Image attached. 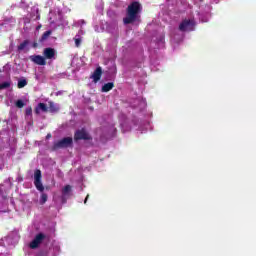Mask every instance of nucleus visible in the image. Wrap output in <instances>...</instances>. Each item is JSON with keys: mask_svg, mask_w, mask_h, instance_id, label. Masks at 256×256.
<instances>
[{"mask_svg": "<svg viewBox=\"0 0 256 256\" xmlns=\"http://www.w3.org/2000/svg\"><path fill=\"white\" fill-rule=\"evenodd\" d=\"M17 87L18 89H23V87H27V80L26 79L19 80Z\"/></svg>", "mask_w": 256, "mask_h": 256, "instance_id": "2eb2a0df", "label": "nucleus"}, {"mask_svg": "<svg viewBox=\"0 0 256 256\" xmlns=\"http://www.w3.org/2000/svg\"><path fill=\"white\" fill-rule=\"evenodd\" d=\"M11 87V82H3L0 84V91H3V89H9Z\"/></svg>", "mask_w": 256, "mask_h": 256, "instance_id": "f3484780", "label": "nucleus"}, {"mask_svg": "<svg viewBox=\"0 0 256 256\" xmlns=\"http://www.w3.org/2000/svg\"><path fill=\"white\" fill-rule=\"evenodd\" d=\"M91 135L85 128H81L75 131L74 141H91Z\"/></svg>", "mask_w": 256, "mask_h": 256, "instance_id": "7ed1b4c3", "label": "nucleus"}, {"mask_svg": "<svg viewBox=\"0 0 256 256\" xmlns=\"http://www.w3.org/2000/svg\"><path fill=\"white\" fill-rule=\"evenodd\" d=\"M39 109L43 111L44 113H47L49 111V107H47V104L45 103H39L38 107L35 109V114L39 115Z\"/></svg>", "mask_w": 256, "mask_h": 256, "instance_id": "9b49d317", "label": "nucleus"}, {"mask_svg": "<svg viewBox=\"0 0 256 256\" xmlns=\"http://www.w3.org/2000/svg\"><path fill=\"white\" fill-rule=\"evenodd\" d=\"M51 134H47L46 139H51Z\"/></svg>", "mask_w": 256, "mask_h": 256, "instance_id": "b1692460", "label": "nucleus"}, {"mask_svg": "<svg viewBox=\"0 0 256 256\" xmlns=\"http://www.w3.org/2000/svg\"><path fill=\"white\" fill-rule=\"evenodd\" d=\"M41 170L37 169L34 172V185L37 189V191H40V193H43L45 191V187L43 186V183L41 182Z\"/></svg>", "mask_w": 256, "mask_h": 256, "instance_id": "20e7f679", "label": "nucleus"}, {"mask_svg": "<svg viewBox=\"0 0 256 256\" xmlns=\"http://www.w3.org/2000/svg\"><path fill=\"white\" fill-rule=\"evenodd\" d=\"M195 21L191 19H185L182 21V23L179 25L180 31H193V27H195Z\"/></svg>", "mask_w": 256, "mask_h": 256, "instance_id": "39448f33", "label": "nucleus"}, {"mask_svg": "<svg viewBox=\"0 0 256 256\" xmlns=\"http://www.w3.org/2000/svg\"><path fill=\"white\" fill-rule=\"evenodd\" d=\"M29 43V40H24L20 45H18V51H24V49L28 47Z\"/></svg>", "mask_w": 256, "mask_h": 256, "instance_id": "4468645a", "label": "nucleus"}, {"mask_svg": "<svg viewBox=\"0 0 256 256\" xmlns=\"http://www.w3.org/2000/svg\"><path fill=\"white\" fill-rule=\"evenodd\" d=\"M141 11H143V6L140 2L134 1L128 5L126 9V17L123 18L124 25H131L135 21L141 19Z\"/></svg>", "mask_w": 256, "mask_h": 256, "instance_id": "f257e3e1", "label": "nucleus"}, {"mask_svg": "<svg viewBox=\"0 0 256 256\" xmlns=\"http://www.w3.org/2000/svg\"><path fill=\"white\" fill-rule=\"evenodd\" d=\"M29 59L30 61H32V63H35V65H41V66L47 65V60L45 59V57L41 55H31L29 56Z\"/></svg>", "mask_w": 256, "mask_h": 256, "instance_id": "0eeeda50", "label": "nucleus"}, {"mask_svg": "<svg viewBox=\"0 0 256 256\" xmlns=\"http://www.w3.org/2000/svg\"><path fill=\"white\" fill-rule=\"evenodd\" d=\"M16 107H18V109H23V107H25V103L23 102V100H17Z\"/></svg>", "mask_w": 256, "mask_h": 256, "instance_id": "6ab92c4d", "label": "nucleus"}, {"mask_svg": "<svg viewBox=\"0 0 256 256\" xmlns=\"http://www.w3.org/2000/svg\"><path fill=\"white\" fill-rule=\"evenodd\" d=\"M53 33V31L48 30L46 32H44L41 36V38L39 39L40 43H45V41H47L49 39V37H51V34Z\"/></svg>", "mask_w": 256, "mask_h": 256, "instance_id": "ddd939ff", "label": "nucleus"}, {"mask_svg": "<svg viewBox=\"0 0 256 256\" xmlns=\"http://www.w3.org/2000/svg\"><path fill=\"white\" fill-rule=\"evenodd\" d=\"M68 193H71V185H66L62 190V195H67Z\"/></svg>", "mask_w": 256, "mask_h": 256, "instance_id": "a211bd4d", "label": "nucleus"}, {"mask_svg": "<svg viewBox=\"0 0 256 256\" xmlns=\"http://www.w3.org/2000/svg\"><path fill=\"white\" fill-rule=\"evenodd\" d=\"M75 45H76V47H80V45H81V38H76L75 39Z\"/></svg>", "mask_w": 256, "mask_h": 256, "instance_id": "412c9836", "label": "nucleus"}, {"mask_svg": "<svg viewBox=\"0 0 256 256\" xmlns=\"http://www.w3.org/2000/svg\"><path fill=\"white\" fill-rule=\"evenodd\" d=\"M25 115H27V117H29V115H33V108L31 107L26 108Z\"/></svg>", "mask_w": 256, "mask_h": 256, "instance_id": "aec40b11", "label": "nucleus"}, {"mask_svg": "<svg viewBox=\"0 0 256 256\" xmlns=\"http://www.w3.org/2000/svg\"><path fill=\"white\" fill-rule=\"evenodd\" d=\"M45 237H46L45 234L38 233L34 237L33 241H31L29 244L30 249H37L39 245L43 243V240L45 239Z\"/></svg>", "mask_w": 256, "mask_h": 256, "instance_id": "423d86ee", "label": "nucleus"}, {"mask_svg": "<svg viewBox=\"0 0 256 256\" xmlns=\"http://www.w3.org/2000/svg\"><path fill=\"white\" fill-rule=\"evenodd\" d=\"M32 47H33L34 49H37V47H39V44H38L37 42H33Z\"/></svg>", "mask_w": 256, "mask_h": 256, "instance_id": "4be33fe9", "label": "nucleus"}, {"mask_svg": "<svg viewBox=\"0 0 256 256\" xmlns=\"http://www.w3.org/2000/svg\"><path fill=\"white\" fill-rule=\"evenodd\" d=\"M115 87V84L113 82H108L102 86V93H109L111 89Z\"/></svg>", "mask_w": 256, "mask_h": 256, "instance_id": "f8f14e48", "label": "nucleus"}, {"mask_svg": "<svg viewBox=\"0 0 256 256\" xmlns=\"http://www.w3.org/2000/svg\"><path fill=\"white\" fill-rule=\"evenodd\" d=\"M73 146L72 137H64L61 140L54 142L52 146V151H58V149H67L68 147Z\"/></svg>", "mask_w": 256, "mask_h": 256, "instance_id": "f03ea898", "label": "nucleus"}, {"mask_svg": "<svg viewBox=\"0 0 256 256\" xmlns=\"http://www.w3.org/2000/svg\"><path fill=\"white\" fill-rule=\"evenodd\" d=\"M48 111L49 113H58L59 111V106L55 104L53 101L48 102Z\"/></svg>", "mask_w": 256, "mask_h": 256, "instance_id": "9d476101", "label": "nucleus"}, {"mask_svg": "<svg viewBox=\"0 0 256 256\" xmlns=\"http://www.w3.org/2000/svg\"><path fill=\"white\" fill-rule=\"evenodd\" d=\"M47 199H49V196H47L45 193H42L40 197V205H45L47 203Z\"/></svg>", "mask_w": 256, "mask_h": 256, "instance_id": "dca6fc26", "label": "nucleus"}, {"mask_svg": "<svg viewBox=\"0 0 256 256\" xmlns=\"http://www.w3.org/2000/svg\"><path fill=\"white\" fill-rule=\"evenodd\" d=\"M43 55L46 59H55V50L53 48H45L43 51Z\"/></svg>", "mask_w": 256, "mask_h": 256, "instance_id": "1a4fd4ad", "label": "nucleus"}, {"mask_svg": "<svg viewBox=\"0 0 256 256\" xmlns=\"http://www.w3.org/2000/svg\"><path fill=\"white\" fill-rule=\"evenodd\" d=\"M101 75H103V68L98 66L90 76V79H93L94 83H99L101 81Z\"/></svg>", "mask_w": 256, "mask_h": 256, "instance_id": "6e6552de", "label": "nucleus"}, {"mask_svg": "<svg viewBox=\"0 0 256 256\" xmlns=\"http://www.w3.org/2000/svg\"><path fill=\"white\" fill-rule=\"evenodd\" d=\"M87 201H89V194H87L85 200H84V204L87 205Z\"/></svg>", "mask_w": 256, "mask_h": 256, "instance_id": "5701e85b", "label": "nucleus"}]
</instances>
